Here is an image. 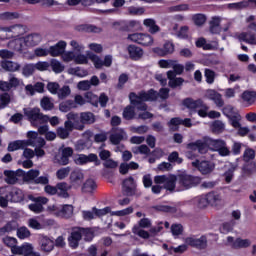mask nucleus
Masks as SVG:
<instances>
[{
	"label": "nucleus",
	"mask_w": 256,
	"mask_h": 256,
	"mask_svg": "<svg viewBox=\"0 0 256 256\" xmlns=\"http://www.w3.org/2000/svg\"><path fill=\"white\" fill-rule=\"evenodd\" d=\"M130 105L132 107H136L138 111H147V101L153 103V97L149 95L148 91L142 90L138 94L135 92H131L129 94Z\"/></svg>",
	"instance_id": "f257e3e1"
},
{
	"label": "nucleus",
	"mask_w": 256,
	"mask_h": 256,
	"mask_svg": "<svg viewBox=\"0 0 256 256\" xmlns=\"http://www.w3.org/2000/svg\"><path fill=\"white\" fill-rule=\"evenodd\" d=\"M24 115L33 127H39L45 123H49V116L41 112L40 108H24Z\"/></svg>",
	"instance_id": "f03ea898"
},
{
	"label": "nucleus",
	"mask_w": 256,
	"mask_h": 256,
	"mask_svg": "<svg viewBox=\"0 0 256 256\" xmlns=\"http://www.w3.org/2000/svg\"><path fill=\"white\" fill-rule=\"evenodd\" d=\"M91 235L93 234L89 228L73 227L71 228L68 236V245L71 247V249H77L81 239H83V237H91Z\"/></svg>",
	"instance_id": "7ed1b4c3"
},
{
	"label": "nucleus",
	"mask_w": 256,
	"mask_h": 256,
	"mask_svg": "<svg viewBox=\"0 0 256 256\" xmlns=\"http://www.w3.org/2000/svg\"><path fill=\"white\" fill-rule=\"evenodd\" d=\"M176 177L178 179V185L180 187L178 191L193 189V187H197V185L201 184V177L193 176L185 172L178 174Z\"/></svg>",
	"instance_id": "20e7f679"
},
{
	"label": "nucleus",
	"mask_w": 256,
	"mask_h": 256,
	"mask_svg": "<svg viewBox=\"0 0 256 256\" xmlns=\"http://www.w3.org/2000/svg\"><path fill=\"white\" fill-rule=\"evenodd\" d=\"M27 198L29 201H33L32 204L28 205V209H30L32 213H36V215L43 213V211H45V207H43V205H47V203H49V198L43 196L35 197L32 194H29Z\"/></svg>",
	"instance_id": "39448f33"
},
{
	"label": "nucleus",
	"mask_w": 256,
	"mask_h": 256,
	"mask_svg": "<svg viewBox=\"0 0 256 256\" xmlns=\"http://www.w3.org/2000/svg\"><path fill=\"white\" fill-rule=\"evenodd\" d=\"M67 120L64 123V126L66 129H69L70 131H73V129H76V131H83L85 129V125L81 122V114L75 112H70L66 115Z\"/></svg>",
	"instance_id": "423d86ee"
},
{
	"label": "nucleus",
	"mask_w": 256,
	"mask_h": 256,
	"mask_svg": "<svg viewBox=\"0 0 256 256\" xmlns=\"http://www.w3.org/2000/svg\"><path fill=\"white\" fill-rule=\"evenodd\" d=\"M21 85V80L11 74L9 81L0 80V91L2 93H9V91H15Z\"/></svg>",
	"instance_id": "0eeeda50"
},
{
	"label": "nucleus",
	"mask_w": 256,
	"mask_h": 256,
	"mask_svg": "<svg viewBox=\"0 0 256 256\" xmlns=\"http://www.w3.org/2000/svg\"><path fill=\"white\" fill-rule=\"evenodd\" d=\"M185 243L186 245H189L194 249L203 251L204 249H207V236L202 235L200 238H196L195 236H190L185 238Z\"/></svg>",
	"instance_id": "6e6552de"
},
{
	"label": "nucleus",
	"mask_w": 256,
	"mask_h": 256,
	"mask_svg": "<svg viewBox=\"0 0 256 256\" xmlns=\"http://www.w3.org/2000/svg\"><path fill=\"white\" fill-rule=\"evenodd\" d=\"M210 145L221 157H229V155H231V150L227 147V142H225V140L214 139L210 141Z\"/></svg>",
	"instance_id": "1a4fd4ad"
},
{
	"label": "nucleus",
	"mask_w": 256,
	"mask_h": 256,
	"mask_svg": "<svg viewBox=\"0 0 256 256\" xmlns=\"http://www.w3.org/2000/svg\"><path fill=\"white\" fill-rule=\"evenodd\" d=\"M122 189L124 195L127 197H133V195L137 193V182H135V178L129 176L128 178L124 179L122 183Z\"/></svg>",
	"instance_id": "9d476101"
},
{
	"label": "nucleus",
	"mask_w": 256,
	"mask_h": 256,
	"mask_svg": "<svg viewBox=\"0 0 256 256\" xmlns=\"http://www.w3.org/2000/svg\"><path fill=\"white\" fill-rule=\"evenodd\" d=\"M76 165H87V163H95L96 166L101 165L97 154L91 153L88 156L85 154H78V157L74 159Z\"/></svg>",
	"instance_id": "9b49d317"
},
{
	"label": "nucleus",
	"mask_w": 256,
	"mask_h": 256,
	"mask_svg": "<svg viewBox=\"0 0 256 256\" xmlns=\"http://www.w3.org/2000/svg\"><path fill=\"white\" fill-rule=\"evenodd\" d=\"M188 151H198L200 155H205L209 151V144L205 140H196L195 142H190L186 145Z\"/></svg>",
	"instance_id": "f8f14e48"
},
{
	"label": "nucleus",
	"mask_w": 256,
	"mask_h": 256,
	"mask_svg": "<svg viewBox=\"0 0 256 256\" xmlns=\"http://www.w3.org/2000/svg\"><path fill=\"white\" fill-rule=\"evenodd\" d=\"M126 51L131 61H140V59H143V55H145V51L143 50V48L135 44L128 45Z\"/></svg>",
	"instance_id": "ddd939ff"
},
{
	"label": "nucleus",
	"mask_w": 256,
	"mask_h": 256,
	"mask_svg": "<svg viewBox=\"0 0 256 256\" xmlns=\"http://www.w3.org/2000/svg\"><path fill=\"white\" fill-rule=\"evenodd\" d=\"M154 53L159 57H166V55H173L175 53V44L171 41H166L162 48L156 47L153 49Z\"/></svg>",
	"instance_id": "4468645a"
},
{
	"label": "nucleus",
	"mask_w": 256,
	"mask_h": 256,
	"mask_svg": "<svg viewBox=\"0 0 256 256\" xmlns=\"http://www.w3.org/2000/svg\"><path fill=\"white\" fill-rule=\"evenodd\" d=\"M192 167H195L196 169H198V171H200L202 175H209V173H211L213 169H215V166H213L211 162L209 161L201 162L199 160H195L194 162H192Z\"/></svg>",
	"instance_id": "2eb2a0df"
},
{
	"label": "nucleus",
	"mask_w": 256,
	"mask_h": 256,
	"mask_svg": "<svg viewBox=\"0 0 256 256\" xmlns=\"http://www.w3.org/2000/svg\"><path fill=\"white\" fill-rule=\"evenodd\" d=\"M169 92V88H160L159 92L155 89H150L148 90V95L152 96V103H155L159 98L161 101H167V99H169Z\"/></svg>",
	"instance_id": "dca6fc26"
},
{
	"label": "nucleus",
	"mask_w": 256,
	"mask_h": 256,
	"mask_svg": "<svg viewBox=\"0 0 256 256\" xmlns=\"http://www.w3.org/2000/svg\"><path fill=\"white\" fill-rule=\"evenodd\" d=\"M111 131L109 139L112 145H119L127 137V132L123 128H112Z\"/></svg>",
	"instance_id": "f3484780"
},
{
	"label": "nucleus",
	"mask_w": 256,
	"mask_h": 256,
	"mask_svg": "<svg viewBox=\"0 0 256 256\" xmlns=\"http://www.w3.org/2000/svg\"><path fill=\"white\" fill-rule=\"evenodd\" d=\"M168 86L170 89H181L185 83V79L175 76L173 72H167Z\"/></svg>",
	"instance_id": "a211bd4d"
},
{
	"label": "nucleus",
	"mask_w": 256,
	"mask_h": 256,
	"mask_svg": "<svg viewBox=\"0 0 256 256\" xmlns=\"http://www.w3.org/2000/svg\"><path fill=\"white\" fill-rule=\"evenodd\" d=\"M73 186L67 184V182H60L56 184V195L61 199H69V191H71Z\"/></svg>",
	"instance_id": "6ab92c4d"
},
{
	"label": "nucleus",
	"mask_w": 256,
	"mask_h": 256,
	"mask_svg": "<svg viewBox=\"0 0 256 256\" xmlns=\"http://www.w3.org/2000/svg\"><path fill=\"white\" fill-rule=\"evenodd\" d=\"M39 245L44 253H51L55 247V242L45 235L39 236Z\"/></svg>",
	"instance_id": "aec40b11"
},
{
	"label": "nucleus",
	"mask_w": 256,
	"mask_h": 256,
	"mask_svg": "<svg viewBox=\"0 0 256 256\" xmlns=\"http://www.w3.org/2000/svg\"><path fill=\"white\" fill-rule=\"evenodd\" d=\"M182 105L183 107H186V109H189V111H197V109L203 105V99L199 98L194 100L193 98L188 97L182 101Z\"/></svg>",
	"instance_id": "412c9836"
},
{
	"label": "nucleus",
	"mask_w": 256,
	"mask_h": 256,
	"mask_svg": "<svg viewBox=\"0 0 256 256\" xmlns=\"http://www.w3.org/2000/svg\"><path fill=\"white\" fill-rule=\"evenodd\" d=\"M67 47V42L59 41L56 45L49 48V53L51 57H59L65 53V48Z\"/></svg>",
	"instance_id": "4be33fe9"
},
{
	"label": "nucleus",
	"mask_w": 256,
	"mask_h": 256,
	"mask_svg": "<svg viewBox=\"0 0 256 256\" xmlns=\"http://www.w3.org/2000/svg\"><path fill=\"white\" fill-rule=\"evenodd\" d=\"M42 39L41 34L32 33L24 37V43L26 47H35L41 43Z\"/></svg>",
	"instance_id": "5701e85b"
},
{
	"label": "nucleus",
	"mask_w": 256,
	"mask_h": 256,
	"mask_svg": "<svg viewBox=\"0 0 256 256\" xmlns=\"http://www.w3.org/2000/svg\"><path fill=\"white\" fill-rule=\"evenodd\" d=\"M17 229H19V222H17V220H10L0 228V237L7 235V233H13V231H17Z\"/></svg>",
	"instance_id": "b1692460"
},
{
	"label": "nucleus",
	"mask_w": 256,
	"mask_h": 256,
	"mask_svg": "<svg viewBox=\"0 0 256 256\" xmlns=\"http://www.w3.org/2000/svg\"><path fill=\"white\" fill-rule=\"evenodd\" d=\"M85 179V174L81 170H73L70 173V183L71 185H76V187H80Z\"/></svg>",
	"instance_id": "393cba45"
},
{
	"label": "nucleus",
	"mask_w": 256,
	"mask_h": 256,
	"mask_svg": "<svg viewBox=\"0 0 256 256\" xmlns=\"http://www.w3.org/2000/svg\"><path fill=\"white\" fill-rule=\"evenodd\" d=\"M33 251V245L29 243H24L21 246H16V248L12 249L13 255H29Z\"/></svg>",
	"instance_id": "a878e982"
},
{
	"label": "nucleus",
	"mask_w": 256,
	"mask_h": 256,
	"mask_svg": "<svg viewBox=\"0 0 256 256\" xmlns=\"http://www.w3.org/2000/svg\"><path fill=\"white\" fill-rule=\"evenodd\" d=\"M242 175L245 177H251V175H254L256 173V162L250 161V162H244L242 165Z\"/></svg>",
	"instance_id": "bb28decb"
},
{
	"label": "nucleus",
	"mask_w": 256,
	"mask_h": 256,
	"mask_svg": "<svg viewBox=\"0 0 256 256\" xmlns=\"http://www.w3.org/2000/svg\"><path fill=\"white\" fill-rule=\"evenodd\" d=\"M239 41H244V43H248L249 45H256V34L255 32H242L238 36Z\"/></svg>",
	"instance_id": "cd10ccee"
},
{
	"label": "nucleus",
	"mask_w": 256,
	"mask_h": 256,
	"mask_svg": "<svg viewBox=\"0 0 256 256\" xmlns=\"http://www.w3.org/2000/svg\"><path fill=\"white\" fill-rule=\"evenodd\" d=\"M208 99L213 101L217 107H223L225 102L223 101V96L215 90L208 91Z\"/></svg>",
	"instance_id": "c85d7f7f"
},
{
	"label": "nucleus",
	"mask_w": 256,
	"mask_h": 256,
	"mask_svg": "<svg viewBox=\"0 0 256 256\" xmlns=\"http://www.w3.org/2000/svg\"><path fill=\"white\" fill-rule=\"evenodd\" d=\"M1 67H2V69H4V71H8L10 73H15L21 69V64H19L17 62L6 60V61H2Z\"/></svg>",
	"instance_id": "c756f323"
},
{
	"label": "nucleus",
	"mask_w": 256,
	"mask_h": 256,
	"mask_svg": "<svg viewBox=\"0 0 256 256\" xmlns=\"http://www.w3.org/2000/svg\"><path fill=\"white\" fill-rule=\"evenodd\" d=\"M9 196L11 197L12 203H21L25 201V194L23 193V190L19 188H13L9 193Z\"/></svg>",
	"instance_id": "7c9ffc66"
},
{
	"label": "nucleus",
	"mask_w": 256,
	"mask_h": 256,
	"mask_svg": "<svg viewBox=\"0 0 256 256\" xmlns=\"http://www.w3.org/2000/svg\"><path fill=\"white\" fill-rule=\"evenodd\" d=\"M143 25L148 28V31L151 33V35H155V33H159V31H161V27L157 25L155 19L147 18L143 21Z\"/></svg>",
	"instance_id": "2f4dec72"
},
{
	"label": "nucleus",
	"mask_w": 256,
	"mask_h": 256,
	"mask_svg": "<svg viewBox=\"0 0 256 256\" xmlns=\"http://www.w3.org/2000/svg\"><path fill=\"white\" fill-rule=\"evenodd\" d=\"M23 173V180L26 183H35V179L41 175V172L39 170L31 169L28 172L22 171Z\"/></svg>",
	"instance_id": "473e14b6"
},
{
	"label": "nucleus",
	"mask_w": 256,
	"mask_h": 256,
	"mask_svg": "<svg viewBox=\"0 0 256 256\" xmlns=\"http://www.w3.org/2000/svg\"><path fill=\"white\" fill-rule=\"evenodd\" d=\"M210 33L213 35H219L221 33V18L213 17L210 21Z\"/></svg>",
	"instance_id": "72a5a7b5"
},
{
	"label": "nucleus",
	"mask_w": 256,
	"mask_h": 256,
	"mask_svg": "<svg viewBox=\"0 0 256 256\" xmlns=\"http://www.w3.org/2000/svg\"><path fill=\"white\" fill-rule=\"evenodd\" d=\"M177 183H178L177 176L175 175L169 176L168 178H166L163 188L166 189V191H170V193H173V191H175V187Z\"/></svg>",
	"instance_id": "f704fd0d"
},
{
	"label": "nucleus",
	"mask_w": 256,
	"mask_h": 256,
	"mask_svg": "<svg viewBox=\"0 0 256 256\" xmlns=\"http://www.w3.org/2000/svg\"><path fill=\"white\" fill-rule=\"evenodd\" d=\"M26 147L27 142H25V140H15L8 144L7 151H9V153H13V151H19V149H24Z\"/></svg>",
	"instance_id": "c9c22d12"
},
{
	"label": "nucleus",
	"mask_w": 256,
	"mask_h": 256,
	"mask_svg": "<svg viewBox=\"0 0 256 256\" xmlns=\"http://www.w3.org/2000/svg\"><path fill=\"white\" fill-rule=\"evenodd\" d=\"M58 217H62V219H71V217H73V205H63L62 208H60Z\"/></svg>",
	"instance_id": "e433bc0d"
},
{
	"label": "nucleus",
	"mask_w": 256,
	"mask_h": 256,
	"mask_svg": "<svg viewBox=\"0 0 256 256\" xmlns=\"http://www.w3.org/2000/svg\"><path fill=\"white\" fill-rule=\"evenodd\" d=\"M231 247H232V249H247V247H251V240L237 238L231 244Z\"/></svg>",
	"instance_id": "4c0bfd02"
},
{
	"label": "nucleus",
	"mask_w": 256,
	"mask_h": 256,
	"mask_svg": "<svg viewBox=\"0 0 256 256\" xmlns=\"http://www.w3.org/2000/svg\"><path fill=\"white\" fill-rule=\"evenodd\" d=\"M135 115V107L132 104L126 106L122 113V117L126 121H133V119H135Z\"/></svg>",
	"instance_id": "58836bf2"
},
{
	"label": "nucleus",
	"mask_w": 256,
	"mask_h": 256,
	"mask_svg": "<svg viewBox=\"0 0 256 256\" xmlns=\"http://www.w3.org/2000/svg\"><path fill=\"white\" fill-rule=\"evenodd\" d=\"M77 31H85V33H101L102 29L93 24H81L77 26Z\"/></svg>",
	"instance_id": "ea45409f"
},
{
	"label": "nucleus",
	"mask_w": 256,
	"mask_h": 256,
	"mask_svg": "<svg viewBox=\"0 0 256 256\" xmlns=\"http://www.w3.org/2000/svg\"><path fill=\"white\" fill-rule=\"evenodd\" d=\"M82 125H93L95 123V114L93 112L80 113Z\"/></svg>",
	"instance_id": "a19ab883"
},
{
	"label": "nucleus",
	"mask_w": 256,
	"mask_h": 256,
	"mask_svg": "<svg viewBox=\"0 0 256 256\" xmlns=\"http://www.w3.org/2000/svg\"><path fill=\"white\" fill-rule=\"evenodd\" d=\"M235 171H237V164H230V167L226 172H224L223 177L226 183H231L233 181V177H235Z\"/></svg>",
	"instance_id": "79ce46f5"
},
{
	"label": "nucleus",
	"mask_w": 256,
	"mask_h": 256,
	"mask_svg": "<svg viewBox=\"0 0 256 256\" xmlns=\"http://www.w3.org/2000/svg\"><path fill=\"white\" fill-rule=\"evenodd\" d=\"M77 105H75V101L73 100H66L59 104V111L62 113H69L71 109H75Z\"/></svg>",
	"instance_id": "37998d69"
},
{
	"label": "nucleus",
	"mask_w": 256,
	"mask_h": 256,
	"mask_svg": "<svg viewBox=\"0 0 256 256\" xmlns=\"http://www.w3.org/2000/svg\"><path fill=\"white\" fill-rule=\"evenodd\" d=\"M40 106L44 111H53V109H55V104L53 103V101H51V98H49L48 96H44L40 100Z\"/></svg>",
	"instance_id": "c03bdc74"
},
{
	"label": "nucleus",
	"mask_w": 256,
	"mask_h": 256,
	"mask_svg": "<svg viewBox=\"0 0 256 256\" xmlns=\"http://www.w3.org/2000/svg\"><path fill=\"white\" fill-rule=\"evenodd\" d=\"M84 98L86 103H90L93 107H99V96L94 94L93 92H86L84 94Z\"/></svg>",
	"instance_id": "a18cd8bd"
},
{
	"label": "nucleus",
	"mask_w": 256,
	"mask_h": 256,
	"mask_svg": "<svg viewBox=\"0 0 256 256\" xmlns=\"http://www.w3.org/2000/svg\"><path fill=\"white\" fill-rule=\"evenodd\" d=\"M4 175H5V183H7V185H15V183H17V181H19V179H17V174H15L14 171L11 170H5L4 171Z\"/></svg>",
	"instance_id": "49530a36"
},
{
	"label": "nucleus",
	"mask_w": 256,
	"mask_h": 256,
	"mask_svg": "<svg viewBox=\"0 0 256 256\" xmlns=\"http://www.w3.org/2000/svg\"><path fill=\"white\" fill-rule=\"evenodd\" d=\"M97 189V183L93 179H88L82 186L83 193H93Z\"/></svg>",
	"instance_id": "de8ad7c7"
},
{
	"label": "nucleus",
	"mask_w": 256,
	"mask_h": 256,
	"mask_svg": "<svg viewBox=\"0 0 256 256\" xmlns=\"http://www.w3.org/2000/svg\"><path fill=\"white\" fill-rule=\"evenodd\" d=\"M242 99H243V101L248 103V105H253L256 101V92L255 91H244L242 93Z\"/></svg>",
	"instance_id": "09e8293b"
},
{
	"label": "nucleus",
	"mask_w": 256,
	"mask_h": 256,
	"mask_svg": "<svg viewBox=\"0 0 256 256\" xmlns=\"http://www.w3.org/2000/svg\"><path fill=\"white\" fill-rule=\"evenodd\" d=\"M204 77L208 85H213L215 83V79L217 78V73H215V71L212 69L206 68L204 70Z\"/></svg>",
	"instance_id": "8fccbe9b"
},
{
	"label": "nucleus",
	"mask_w": 256,
	"mask_h": 256,
	"mask_svg": "<svg viewBox=\"0 0 256 256\" xmlns=\"http://www.w3.org/2000/svg\"><path fill=\"white\" fill-rule=\"evenodd\" d=\"M171 68L173 70H169L167 73H173L174 77H177V75H183V71H185V66L183 64H178L177 60H174Z\"/></svg>",
	"instance_id": "3c124183"
},
{
	"label": "nucleus",
	"mask_w": 256,
	"mask_h": 256,
	"mask_svg": "<svg viewBox=\"0 0 256 256\" xmlns=\"http://www.w3.org/2000/svg\"><path fill=\"white\" fill-rule=\"evenodd\" d=\"M2 243L11 249V253H13V249L17 248V238L15 237L6 236L2 238Z\"/></svg>",
	"instance_id": "603ef678"
},
{
	"label": "nucleus",
	"mask_w": 256,
	"mask_h": 256,
	"mask_svg": "<svg viewBox=\"0 0 256 256\" xmlns=\"http://www.w3.org/2000/svg\"><path fill=\"white\" fill-rule=\"evenodd\" d=\"M192 21L197 27H203L207 21V16L205 14H194Z\"/></svg>",
	"instance_id": "864d4df0"
},
{
	"label": "nucleus",
	"mask_w": 256,
	"mask_h": 256,
	"mask_svg": "<svg viewBox=\"0 0 256 256\" xmlns=\"http://www.w3.org/2000/svg\"><path fill=\"white\" fill-rule=\"evenodd\" d=\"M16 231L18 239H29L31 237V231L25 226L18 228Z\"/></svg>",
	"instance_id": "5fc2aeb1"
},
{
	"label": "nucleus",
	"mask_w": 256,
	"mask_h": 256,
	"mask_svg": "<svg viewBox=\"0 0 256 256\" xmlns=\"http://www.w3.org/2000/svg\"><path fill=\"white\" fill-rule=\"evenodd\" d=\"M88 59H90V61L94 63L96 69H101V67H103V60H101V58L97 56L95 53H88Z\"/></svg>",
	"instance_id": "6e6d98bb"
},
{
	"label": "nucleus",
	"mask_w": 256,
	"mask_h": 256,
	"mask_svg": "<svg viewBox=\"0 0 256 256\" xmlns=\"http://www.w3.org/2000/svg\"><path fill=\"white\" fill-rule=\"evenodd\" d=\"M229 123L234 129H239L241 127V114L236 113L228 118Z\"/></svg>",
	"instance_id": "4d7b16f0"
},
{
	"label": "nucleus",
	"mask_w": 256,
	"mask_h": 256,
	"mask_svg": "<svg viewBox=\"0 0 256 256\" xmlns=\"http://www.w3.org/2000/svg\"><path fill=\"white\" fill-rule=\"evenodd\" d=\"M71 173V167H65V168H60L56 172V177L59 179V181H63V179H67L69 177V174Z\"/></svg>",
	"instance_id": "13d9d810"
},
{
	"label": "nucleus",
	"mask_w": 256,
	"mask_h": 256,
	"mask_svg": "<svg viewBox=\"0 0 256 256\" xmlns=\"http://www.w3.org/2000/svg\"><path fill=\"white\" fill-rule=\"evenodd\" d=\"M57 95L58 99H67V97L71 95V88L68 85H64L62 88L58 89Z\"/></svg>",
	"instance_id": "bf43d9fd"
},
{
	"label": "nucleus",
	"mask_w": 256,
	"mask_h": 256,
	"mask_svg": "<svg viewBox=\"0 0 256 256\" xmlns=\"http://www.w3.org/2000/svg\"><path fill=\"white\" fill-rule=\"evenodd\" d=\"M254 159L255 151L252 148H247L242 155V160L244 161V163H247L250 161H254Z\"/></svg>",
	"instance_id": "052dcab7"
},
{
	"label": "nucleus",
	"mask_w": 256,
	"mask_h": 256,
	"mask_svg": "<svg viewBox=\"0 0 256 256\" xmlns=\"http://www.w3.org/2000/svg\"><path fill=\"white\" fill-rule=\"evenodd\" d=\"M11 103V95L7 92L0 94V109H5Z\"/></svg>",
	"instance_id": "680f3d73"
},
{
	"label": "nucleus",
	"mask_w": 256,
	"mask_h": 256,
	"mask_svg": "<svg viewBox=\"0 0 256 256\" xmlns=\"http://www.w3.org/2000/svg\"><path fill=\"white\" fill-rule=\"evenodd\" d=\"M143 45L144 47H149L150 45H153V36L149 34H141L140 36V44Z\"/></svg>",
	"instance_id": "e2e57ef3"
},
{
	"label": "nucleus",
	"mask_w": 256,
	"mask_h": 256,
	"mask_svg": "<svg viewBox=\"0 0 256 256\" xmlns=\"http://www.w3.org/2000/svg\"><path fill=\"white\" fill-rule=\"evenodd\" d=\"M35 73V64H26L22 68V75L24 77H31Z\"/></svg>",
	"instance_id": "0e129e2a"
},
{
	"label": "nucleus",
	"mask_w": 256,
	"mask_h": 256,
	"mask_svg": "<svg viewBox=\"0 0 256 256\" xmlns=\"http://www.w3.org/2000/svg\"><path fill=\"white\" fill-rule=\"evenodd\" d=\"M132 233H134V235H138V237H141L142 239H149L150 237L149 232L139 228V226H134L132 228Z\"/></svg>",
	"instance_id": "69168bd1"
},
{
	"label": "nucleus",
	"mask_w": 256,
	"mask_h": 256,
	"mask_svg": "<svg viewBox=\"0 0 256 256\" xmlns=\"http://www.w3.org/2000/svg\"><path fill=\"white\" fill-rule=\"evenodd\" d=\"M0 19L3 21H13V19H19V13L17 12H4L0 14Z\"/></svg>",
	"instance_id": "338daca9"
},
{
	"label": "nucleus",
	"mask_w": 256,
	"mask_h": 256,
	"mask_svg": "<svg viewBox=\"0 0 256 256\" xmlns=\"http://www.w3.org/2000/svg\"><path fill=\"white\" fill-rule=\"evenodd\" d=\"M213 133H223L225 131V124L221 120H216L212 124Z\"/></svg>",
	"instance_id": "774afa93"
}]
</instances>
